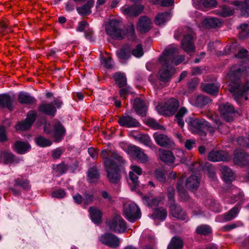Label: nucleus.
I'll use <instances>...</instances> for the list:
<instances>
[{
	"mask_svg": "<svg viewBox=\"0 0 249 249\" xmlns=\"http://www.w3.org/2000/svg\"><path fill=\"white\" fill-rule=\"evenodd\" d=\"M178 52L175 48L166 49L159 59L161 67L159 70L158 75L159 80L163 84H159V82L152 80L149 78V81L155 89H161L169 82L173 75L175 73L176 71L174 65H178L183 62L185 60L184 55H178Z\"/></svg>",
	"mask_w": 249,
	"mask_h": 249,
	"instance_id": "1",
	"label": "nucleus"
},
{
	"mask_svg": "<svg viewBox=\"0 0 249 249\" xmlns=\"http://www.w3.org/2000/svg\"><path fill=\"white\" fill-rule=\"evenodd\" d=\"M244 67L238 66L232 67L228 74L230 79L229 84V91L232 93L235 101L241 104L242 101L248 99V91H249V80L246 79L241 82L239 77L245 71Z\"/></svg>",
	"mask_w": 249,
	"mask_h": 249,
	"instance_id": "2",
	"label": "nucleus"
},
{
	"mask_svg": "<svg viewBox=\"0 0 249 249\" xmlns=\"http://www.w3.org/2000/svg\"><path fill=\"white\" fill-rule=\"evenodd\" d=\"M101 156L107 172V178L112 183H118L120 179L119 165L123 162V158L115 153L107 149L102 150Z\"/></svg>",
	"mask_w": 249,
	"mask_h": 249,
	"instance_id": "3",
	"label": "nucleus"
},
{
	"mask_svg": "<svg viewBox=\"0 0 249 249\" xmlns=\"http://www.w3.org/2000/svg\"><path fill=\"white\" fill-rule=\"evenodd\" d=\"M183 37L181 42V48L186 53H190L195 52V34L193 31L188 27L178 30L175 34L174 37L178 39L182 35Z\"/></svg>",
	"mask_w": 249,
	"mask_h": 249,
	"instance_id": "4",
	"label": "nucleus"
},
{
	"mask_svg": "<svg viewBox=\"0 0 249 249\" xmlns=\"http://www.w3.org/2000/svg\"><path fill=\"white\" fill-rule=\"evenodd\" d=\"M122 27L123 24L120 20L111 19L106 26V32L111 38L121 40L125 36V30Z\"/></svg>",
	"mask_w": 249,
	"mask_h": 249,
	"instance_id": "5",
	"label": "nucleus"
},
{
	"mask_svg": "<svg viewBox=\"0 0 249 249\" xmlns=\"http://www.w3.org/2000/svg\"><path fill=\"white\" fill-rule=\"evenodd\" d=\"M179 106L178 101L171 98L167 100L164 104H161L158 106L160 113L164 116H170L173 115Z\"/></svg>",
	"mask_w": 249,
	"mask_h": 249,
	"instance_id": "6",
	"label": "nucleus"
},
{
	"mask_svg": "<svg viewBox=\"0 0 249 249\" xmlns=\"http://www.w3.org/2000/svg\"><path fill=\"white\" fill-rule=\"evenodd\" d=\"M63 104L62 101L58 99H55L53 102L42 103L39 105L38 111L45 115L54 117L56 113V108H60Z\"/></svg>",
	"mask_w": 249,
	"mask_h": 249,
	"instance_id": "7",
	"label": "nucleus"
},
{
	"mask_svg": "<svg viewBox=\"0 0 249 249\" xmlns=\"http://www.w3.org/2000/svg\"><path fill=\"white\" fill-rule=\"evenodd\" d=\"M124 212L125 217L129 221L134 222L141 217V211L134 203H126L124 205Z\"/></svg>",
	"mask_w": 249,
	"mask_h": 249,
	"instance_id": "8",
	"label": "nucleus"
},
{
	"mask_svg": "<svg viewBox=\"0 0 249 249\" xmlns=\"http://www.w3.org/2000/svg\"><path fill=\"white\" fill-rule=\"evenodd\" d=\"M130 171L129 173V184L132 190H134L139 184V176L142 173V169L137 165H132L130 167Z\"/></svg>",
	"mask_w": 249,
	"mask_h": 249,
	"instance_id": "9",
	"label": "nucleus"
},
{
	"mask_svg": "<svg viewBox=\"0 0 249 249\" xmlns=\"http://www.w3.org/2000/svg\"><path fill=\"white\" fill-rule=\"evenodd\" d=\"M107 224L109 229L115 232H123L126 229V223L120 216H115Z\"/></svg>",
	"mask_w": 249,
	"mask_h": 249,
	"instance_id": "10",
	"label": "nucleus"
},
{
	"mask_svg": "<svg viewBox=\"0 0 249 249\" xmlns=\"http://www.w3.org/2000/svg\"><path fill=\"white\" fill-rule=\"evenodd\" d=\"M219 110L221 115L227 122L232 121L235 109L229 103L221 104L219 105Z\"/></svg>",
	"mask_w": 249,
	"mask_h": 249,
	"instance_id": "11",
	"label": "nucleus"
},
{
	"mask_svg": "<svg viewBox=\"0 0 249 249\" xmlns=\"http://www.w3.org/2000/svg\"><path fill=\"white\" fill-rule=\"evenodd\" d=\"M226 192L228 193V197L225 198V201L229 204H233L236 202L239 199H241L244 196L242 193H240V190L236 187L231 184L228 187Z\"/></svg>",
	"mask_w": 249,
	"mask_h": 249,
	"instance_id": "12",
	"label": "nucleus"
},
{
	"mask_svg": "<svg viewBox=\"0 0 249 249\" xmlns=\"http://www.w3.org/2000/svg\"><path fill=\"white\" fill-rule=\"evenodd\" d=\"M101 242L105 245L111 248H117L120 244L119 238L115 235L110 233H106L100 237Z\"/></svg>",
	"mask_w": 249,
	"mask_h": 249,
	"instance_id": "13",
	"label": "nucleus"
},
{
	"mask_svg": "<svg viewBox=\"0 0 249 249\" xmlns=\"http://www.w3.org/2000/svg\"><path fill=\"white\" fill-rule=\"evenodd\" d=\"M206 121L204 120L195 119L189 123V129L193 133L197 134L201 136H205L204 131Z\"/></svg>",
	"mask_w": 249,
	"mask_h": 249,
	"instance_id": "14",
	"label": "nucleus"
},
{
	"mask_svg": "<svg viewBox=\"0 0 249 249\" xmlns=\"http://www.w3.org/2000/svg\"><path fill=\"white\" fill-rule=\"evenodd\" d=\"M153 137L157 144L161 147L172 148L175 146L174 142L165 134L156 132L153 134Z\"/></svg>",
	"mask_w": 249,
	"mask_h": 249,
	"instance_id": "15",
	"label": "nucleus"
},
{
	"mask_svg": "<svg viewBox=\"0 0 249 249\" xmlns=\"http://www.w3.org/2000/svg\"><path fill=\"white\" fill-rule=\"evenodd\" d=\"M234 164L239 166H246L249 164V156L242 149H236L234 151L233 159Z\"/></svg>",
	"mask_w": 249,
	"mask_h": 249,
	"instance_id": "16",
	"label": "nucleus"
},
{
	"mask_svg": "<svg viewBox=\"0 0 249 249\" xmlns=\"http://www.w3.org/2000/svg\"><path fill=\"white\" fill-rule=\"evenodd\" d=\"M208 160L213 162L227 161L231 160V157L225 151L213 150L209 153Z\"/></svg>",
	"mask_w": 249,
	"mask_h": 249,
	"instance_id": "17",
	"label": "nucleus"
},
{
	"mask_svg": "<svg viewBox=\"0 0 249 249\" xmlns=\"http://www.w3.org/2000/svg\"><path fill=\"white\" fill-rule=\"evenodd\" d=\"M144 9L142 5L129 6L124 5L121 9L122 12L127 16H137L141 14Z\"/></svg>",
	"mask_w": 249,
	"mask_h": 249,
	"instance_id": "18",
	"label": "nucleus"
},
{
	"mask_svg": "<svg viewBox=\"0 0 249 249\" xmlns=\"http://www.w3.org/2000/svg\"><path fill=\"white\" fill-rule=\"evenodd\" d=\"M152 26L151 20L146 16L141 17L137 23V29L141 33L148 32Z\"/></svg>",
	"mask_w": 249,
	"mask_h": 249,
	"instance_id": "19",
	"label": "nucleus"
},
{
	"mask_svg": "<svg viewBox=\"0 0 249 249\" xmlns=\"http://www.w3.org/2000/svg\"><path fill=\"white\" fill-rule=\"evenodd\" d=\"M53 127V137L55 142H58L65 136L66 130L62 124L57 120L54 121Z\"/></svg>",
	"mask_w": 249,
	"mask_h": 249,
	"instance_id": "20",
	"label": "nucleus"
},
{
	"mask_svg": "<svg viewBox=\"0 0 249 249\" xmlns=\"http://www.w3.org/2000/svg\"><path fill=\"white\" fill-rule=\"evenodd\" d=\"M118 122L121 126L128 128L138 127L140 125L138 121L129 115L120 117Z\"/></svg>",
	"mask_w": 249,
	"mask_h": 249,
	"instance_id": "21",
	"label": "nucleus"
},
{
	"mask_svg": "<svg viewBox=\"0 0 249 249\" xmlns=\"http://www.w3.org/2000/svg\"><path fill=\"white\" fill-rule=\"evenodd\" d=\"M129 151L131 154L135 157L141 162L145 163L148 161V157L141 148L133 145L129 147Z\"/></svg>",
	"mask_w": 249,
	"mask_h": 249,
	"instance_id": "22",
	"label": "nucleus"
},
{
	"mask_svg": "<svg viewBox=\"0 0 249 249\" xmlns=\"http://www.w3.org/2000/svg\"><path fill=\"white\" fill-rule=\"evenodd\" d=\"M170 210L171 214L174 217L181 220L188 219L186 213L179 206L174 203L171 204L170 206Z\"/></svg>",
	"mask_w": 249,
	"mask_h": 249,
	"instance_id": "23",
	"label": "nucleus"
},
{
	"mask_svg": "<svg viewBox=\"0 0 249 249\" xmlns=\"http://www.w3.org/2000/svg\"><path fill=\"white\" fill-rule=\"evenodd\" d=\"M232 4L236 6L237 9L240 10L241 15L245 17H249V0H244V2L234 1Z\"/></svg>",
	"mask_w": 249,
	"mask_h": 249,
	"instance_id": "24",
	"label": "nucleus"
},
{
	"mask_svg": "<svg viewBox=\"0 0 249 249\" xmlns=\"http://www.w3.org/2000/svg\"><path fill=\"white\" fill-rule=\"evenodd\" d=\"M13 98L11 97L8 94H2L0 95V107L1 108H7L11 111L13 109Z\"/></svg>",
	"mask_w": 249,
	"mask_h": 249,
	"instance_id": "25",
	"label": "nucleus"
},
{
	"mask_svg": "<svg viewBox=\"0 0 249 249\" xmlns=\"http://www.w3.org/2000/svg\"><path fill=\"white\" fill-rule=\"evenodd\" d=\"M133 107L137 114L142 116H145L147 107L143 100L140 98H136L134 101Z\"/></svg>",
	"mask_w": 249,
	"mask_h": 249,
	"instance_id": "26",
	"label": "nucleus"
},
{
	"mask_svg": "<svg viewBox=\"0 0 249 249\" xmlns=\"http://www.w3.org/2000/svg\"><path fill=\"white\" fill-rule=\"evenodd\" d=\"M13 148L18 154H23L30 148V146L27 142L18 141L14 143Z\"/></svg>",
	"mask_w": 249,
	"mask_h": 249,
	"instance_id": "27",
	"label": "nucleus"
},
{
	"mask_svg": "<svg viewBox=\"0 0 249 249\" xmlns=\"http://www.w3.org/2000/svg\"><path fill=\"white\" fill-rule=\"evenodd\" d=\"M159 151L161 160L167 163H172L174 162L175 158L172 152L161 149H160Z\"/></svg>",
	"mask_w": 249,
	"mask_h": 249,
	"instance_id": "28",
	"label": "nucleus"
},
{
	"mask_svg": "<svg viewBox=\"0 0 249 249\" xmlns=\"http://www.w3.org/2000/svg\"><path fill=\"white\" fill-rule=\"evenodd\" d=\"M201 88L203 91L213 95H216L218 94L219 85L217 83L203 84L201 85Z\"/></svg>",
	"mask_w": 249,
	"mask_h": 249,
	"instance_id": "29",
	"label": "nucleus"
},
{
	"mask_svg": "<svg viewBox=\"0 0 249 249\" xmlns=\"http://www.w3.org/2000/svg\"><path fill=\"white\" fill-rule=\"evenodd\" d=\"M94 4V0H89L82 6L77 7L76 10L80 15H89L91 13V8L93 6Z\"/></svg>",
	"mask_w": 249,
	"mask_h": 249,
	"instance_id": "30",
	"label": "nucleus"
},
{
	"mask_svg": "<svg viewBox=\"0 0 249 249\" xmlns=\"http://www.w3.org/2000/svg\"><path fill=\"white\" fill-rule=\"evenodd\" d=\"M89 212L92 221L95 224H99L102 222V213L100 210L94 207H91Z\"/></svg>",
	"mask_w": 249,
	"mask_h": 249,
	"instance_id": "31",
	"label": "nucleus"
},
{
	"mask_svg": "<svg viewBox=\"0 0 249 249\" xmlns=\"http://www.w3.org/2000/svg\"><path fill=\"white\" fill-rule=\"evenodd\" d=\"M200 178L198 175H191L186 180V187L190 190L196 189L199 185Z\"/></svg>",
	"mask_w": 249,
	"mask_h": 249,
	"instance_id": "32",
	"label": "nucleus"
},
{
	"mask_svg": "<svg viewBox=\"0 0 249 249\" xmlns=\"http://www.w3.org/2000/svg\"><path fill=\"white\" fill-rule=\"evenodd\" d=\"M0 159L4 164L18 162V160L17 159L16 157L9 151H4L1 153Z\"/></svg>",
	"mask_w": 249,
	"mask_h": 249,
	"instance_id": "33",
	"label": "nucleus"
},
{
	"mask_svg": "<svg viewBox=\"0 0 249 249\" xmlns=\"http://www.w3.org/2000/svg\"><path fill=\"white\" fill-rule=\"evenodd\" d=\"M18 101L22 104H33L36 102V99L29 94L20 92L18 95Z\"/></svg>",
	"mask_w": 249,
	"mask_h": 249,
	"instance_id": "34",
	"label": "nucleus"
},
{
	"mask_svg": "<svg viewBox=\"0 0 249 249\" xmlns=\"http://www.w3.org/2000/svg\"><path fill=\"white\" fill-rule=\"evenodd\" d=\"M240 207L238 204L236 205L234 207L231 209L229 212L226 213L223 215L224 220L225 221H231L235 218L238 215Z\"/></svg>",
	"mask_w": 249,
	"mask_h": 249,
	"instance_id": "35",
	"label": "nucleus"
},
{
	"mask_svg": "<svg viewBox=\"0 0 249 249\" xmlns=\"http://www.w3.org/2000/svg\"><path fill=\"white\" fill-rule=\"evenodd\" d=\"M202 24L206 28H214L219 26L221 21L216 18H209L204 19Z\"/></svg>",
	"mask_w": 249,
	"mask_h": 249,
	"instance_id": "36",
	"label": "nucleus"
},
{
	"mask_svg": "<svg viewBox=\"0 0 249 249\" xmlns=\"http://www.w3.org/2000/svg\"><path fill=\"white\" fill-rule=\"evenodd\" d=\"M183 180V177H181L179 178L178 181L177 183V188L182 200L186 201H188L190 197L182 186Z\"/></svg>",
	"mask_w": 249,
	"mask_h": 249,
	"instance_id": "37",
	"label": "nucleus"
},
{
	"mask_svg": "<svg viewBox=\"0 0 249 249\" xmlns=\"http://www.w3.org/2000/svg\"><path fill=\"white\" fill-rule=\"evenodd\" d=\"M221 172L223 176V178L225 182L232 181L234 179L233 173L231 169L227 166H222L221 168Z\"/></svg>",
	"mask_w": 249,
	"mask_h": 249,
	"instance_id": "38",
	"label": "nucleus"
},
{
	"mask_svg": "<svg viewBox=\"0 0 249 249\" xmlns=\"http://www.w3.org/2000/svg\"><path fill=\"white\" fill-rule=\"evenodd\" d=\"M167 215V213L165 209L159 208L156 209L152 214V217L154 219H160L164 220Z\"/></svg>",
	"mask_w": 249,
	"mask_h": 249,
	"instance_id": "39",
	"label": "nucleus"
},
{
	"mask_svg": "<svg viewBox=\"0 0 249 249\" xmlns=\"http://www.w3.org/2000/svg\"><path fill=\"white\" fill-rule=\"evenodd\" d=\"M131 50L129 47H124L117 50L116 54L118 57L120 59L127 60L130 58Z\"/></svg>",
	"mask_w": 249,
	"mask_h": 249,
	"instance_id": "40",
	"label": "nucleus"
},
{
	"mask_svg": "<svg viewBox=\"0 0 249 249\" xmlns=\"http://www.w3.org/2000/svg\"><path fill=\"white\" fill-rule=\"evenodd\" d=\"M183 246V241L180 238L174 237L171 240L167 249H182Z\"/></svg>",
	"mask_w": 249,
	"mask_h": 249,
	"instance_id": "41",
	"label": "nucleus"
},
{
	"mask_svg": "<svg viewBox=\"0 0 249 249\" xmlns=\"http://www.w3.org/2000/svg\"><path fill=\"white\" fill-rule=\"evenodd\" d=\"M114 78L119 88H122L126 86V78L124 73L116 72L114 75Z\"/></svg>",
	"mask_w": 249,
	"mask_h": 249,
	"instance_id": "42",
	"label": "nucleus"
},
{
	"mask_svg": "<svg viewBox=\"0 0 249 249\" xmlns=\"http://www.w3.org/2000/svg\"><path fill=\"white\" fill-rule=\"evenodd\" d=\"M170 18V14L167 12L159 13L155 18V22L158 25L163 24Z\"/></svg>",
	"mask_w": 249,
	"mask_h": 249,
	"instance_id": "43",
	"label": "nucleus"
},
{
	"mask_svg": "<svg viewBox=\"0 0 249 249\" xmlns=\"http://www.w3.org/2000/svg\"><path fill=\"white\" fill-rule=\"evenodd\" d=\"M187 112V110L185 107H181L175 115V120L177 122L178 124L181 127H182L184 124V122L182 118Z\"/></svg>",
	"mask_w": 249,
	"mask_h": 249,
	"instance_id": "44",
	"label": "nucleus"
},
{
	"mask_svg": "<svg viewBox=\"0 0 249 249\" xmlns=\"http://www.w3.org/2000/svg\"><path fill=\"white\" fill-rule=\"evenodd\" d=\"M234 13V9L230 6H224L220 10L217 11V14L222 17H227L231 16Z\"/></svg>",
	"mask_w": 249,
	"mask_h": 249,
	"instance_id": "45",
	"label": "nucleus"
},
{
	"mask_svg": "<svg viewBox=\"0 0 249 249\" xmlns=\"http://www.w3.org/2000/svg\"><path fill=\"white\" fill-rule=\"evenodd\" d=\"M211 102V100L208 97L200 95L196 97L195 104L197 107H202Z\"/></svg>",
	"mask_w": 249,
	"mask_h": 249,
	"instance_id": "46",
	"label": "nucleus"
},
{
	"mask_svg": "<svg viewBox=\"0 0 249 249\" xmlns=\"http://www.w3.org/2000/svg\"><path fill=\"white\" fill-rule=\"evenodd\" d=\"M205 204L208 206L210 209L214 212L219 213L221 210L220 204L214 200L212 199H207L205 201Z\"/></svg>",
	"mask_w": 249,
	"mask_h": 249,
	"instance_id": "47",
	"label": "nucleus"
},
{
	"mask_svg": "<svg viewBox=\"0 0 249 249\" xmlns=\"http://www.w3.org/2000/svg\"><path fill=\"white\" fill-rule=\"evenodd\" d=\"M35 141L38 146L42 147L49 146L52 144L51 140L42 136L36 138Z\"/></svg>",
	"mask_w": 249,
	"mask_h": 249,
	"instance_id": "48",
	"label": "nucleus"
},
{
	"mask_svg": "<svg viewBox=\"0 0 249 249\" xmlns=\"http://www.w3.org/2000/svg\"><path fill=\"white\" fill-rule=\"evenodd\" d=\"M0 32L3 35H5L12 32V29L9 27L8 20L6 18L0 20Z\"/></svg>",
	"mask_w": 249,
	"mask_h": 249,
	"instance_id": "49",
	"label": "nucleus"
},
{
	"mask_svg": "<svg viewBox=\"0 0 249 249\" xmlns=\"http://www.w3.org/2000/svg\"><path fill=\"white\" fill-rule=\"evenodd\" d=\"M99 173L97 168L95 166L90 168L88 172V178L90 182L98 178Z\"/></svg>",
	"mask_w": 249,
	"mask_h": 249,
	"instance_id": "50",
	"label": "nucleus"
},
{
	"mask_svg": "<svg viewBox=\"0 0 249 249\" xmlns=\"http://www.w3.org/2000/svg\"><path fill=\"white\" fill-rule=\"evenodd\" d=\"M15 185L20 186L23 189H28L30 188L29 181L26 178H23L22 177L15 179Z\"/></svg>",
	"mask_w": 249,
	"mask_h": 249,
	"instance_id": "51",
	"label": "nucleus"
},
{
	"mask_svg": "<svg viewBox=\"0 0 249 249\" xmlns=\"http://www.w3.org/2000/svg\"><path fill=\"white\" fill-rule=\"evenodd\" d=\"M125 33V36H127L129 39L135 40L136 35L134 25L133 24L128 25L126 28Z\"/></svg>",
	"mask_w": 249,
	"mask_h": 249,
	"instance_id": "52",
	"label": "nucleus"
},
{
	"mask_svg": "<svg viewBox=\"0 0 249 249\" xmlns=\"http://www.w3.org/2000/svg\"><path fill=\"white\" fill-rule=\"evenodd\" d=\"M235 57L249 61V52L247 49L241 48L238 50L237 53L235 54Z\"/></svg>",
	"mask_w": 249,
	"mask_h": 249,
	"instance_id": "53",
	"label": "nucleus"
},
{
	"mask_svg": "<svg viewBox=\"0 0 249 249\" xmlns=\"http://www.w3.org/2000/svg\"><path fill=\"white\" fill-rule=\"evenodd\" d=\"M138 140L141 142L149 147H152L153 145L151 140L147 135H139Z\"/></svg>",
	"mask_w": 249,
	"mask_h": 249,
	"instance_id": "54",
	"label": "nucleus"
},
{
	"mask_svg": "<svg viewBox=\"0 0 249 249\" xmlns=\"http://www.w3.org/2000/svg\"><path fill=\"white\" fill-rule=\"evenodd\" d=\"M68 170V166L64 162L56 165L54 168V171L58 175H62L66 173Z\"/></svg>",
	"mask_w": 249,
	"mask_h": 249,
	"instance_id": "55",
	"label": "nucleus"
},
{
	"mask_svg": "<svg viewBox=\"0 0 249 249\" xmlns=\"http://www.w3.org/2000/svg\"><path fill=\"white\" fill-rule=\"evenodd\" d=\"M196 231L199 234L206 235L211 232V229L209 226L202 225L197 228Z\"/></svg>",
	"mask_w": 249,
	"mask_h": 249,
	"instance_id": "56",
	"label": "nucleus"
},
{
	"mask_svg": "<svg viewBox=\"0 0 249 249\" xmlns=\"http://www.w3.org/2000/svg\"><path fill=\"white\" fill-rule=\"evenodd\" d=\"M143 199L146 202L147 204L150 206H157L160 201V199L158 198H151L147 196H144Z\"/></svg>",
	"mask_w": 249,
	"mask_h": 249,
	"instance_id": "57",
	"label": "nucleus"
},
{
	"mask_svg": "<svg viewBox=\"0 0 249 249\" xmlns=\"http://www.w3.org/2000/svg\"><path fill=\"white\" fill-rule=\"evenodd\" d=\"M32 125L26 120L19 122L17 125L16 129L19 130H26L29 129Z\"/></svg>",
	"mask_w": 249,
	"mask_h": 249,
	"instance_id": "58",
	"label": "nucleus"
},
{
	"mask_svg": "<svg viewBox=\"0 0 249 249\" xmlns=\"http://www.w3.org/2000/svg\"><path fill=\"white\" fill-rule=\"evenodd\" d=\"M36 116L37 114L35 111L30 110L28 112L25 120L32 125L36 120Z\"/></svg>",
	"mask_w": 249,
	"mask_h": 249,
	"instance_id": "59",
	"label": "nucleus"
},
{
	"mask_svg": "<svg viewBox=\"0 0 249 249\" xmlns=\"http://www.w3.org/2000/svg\"><path fill=\"white\" fill-rule=\"evenodd\" d=\"M132 54L137 57H141L143 54V49L141 44H138L132 51Z\"/></svg>",
	"mask_w": 249,
	"mask_h": 249,
	"instance_id": "60",
	"label": "nucleus"
},
{
	"mask_svg": "<svg viewBox=\"0 0 249 249\" xmlns=\"http://www.w3.org/2000/svg\"><path fill=\"white\" fill-rule=\"evenodd\" d=\"M155 178L158 179L160 181L163 182L165 181L166 178L165 176V174L161 169H157L155 171Z\"/></svg>",
	"mask_w": 249,
	"mask_h": 249,
	"instance_id": "61",
	"label": "nucleus"
},
{
	"mask_svg": "<svg viewBox=\"0 0 249 249\" xmlns=\"http://www.w3.org/2000/svg\"><path fill=\"white\" fill-rule=\"evenodd\" d=\"M146 124L155 129H160L161 126L154 119H148L146 121Z\"/></svg>",
	"mask_w": 249,
	"mask_h": 249,
	"instance_id": "62",
	"label": "nucleus"
},
{
	"mask_svg": "<svg viewBox=\"0 0 249 249\" xmlns=\"http://www.w3.org/2000/svg\"><path fill=\"white\" fill-rule=\"evenodd\" d=\"M201 3L207 8L215 7L217 4L215 0H201Z\"/></svg>",
	"mask_w": 249,
	"mask_h": 249,
	"instance_id": "63",
	"label": "nucleus"
},
{
	"mask_svg": "<svg viewBox=\"0 0 249 249\" xmlns=\"http://www.w3.org/2000/svg\"><path fill=\"white\" fill-rule=\"evenodd\" d=\"M66 195V193L64 190L62 189H59L54 191H53L52 193V196L53 197L57 198H62L64 197Z\"/></svg>",
	"mask_w": 249,
	"mask_h": 249,
	"instance_id": "64",
	"label": "nucleus"
}]
</instances>
